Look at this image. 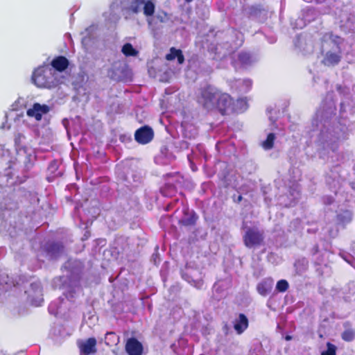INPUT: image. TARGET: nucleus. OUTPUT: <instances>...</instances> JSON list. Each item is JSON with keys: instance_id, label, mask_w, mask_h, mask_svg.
I'll return each instance as SVG.
<instances>
[{"instance_id": "37998d69", "label": "nucleus", "mask_w": 355, "mask_h": 355, "mask_svg": "<svg viewBox=\"0 0 355 355\" xmlns=\"http://www.w3.org/2000/svg\"><path fill=\"white\" fill-rule=\"evenodd\" d=\"M2 128H8L9 129L10 128V125H8L6 127V125L5 124H3L2 126H1Z\"/></svg>"}, {"instance_id": "a211bd4d", "label": "nucleus", "mask_w": 355, "mask_h": 355, "mask_svg": "<svg viewBox=\"0 0 355 355\" xmlns=\"http://www.w3.org/2000/svg\"><path fill=\"white\" fill-rule=\"evenodd\" d=\"M273 286V280L271 278L263 279L257 285V289L258 293L263 295H267L272 290Z\"/></svg>"}, {"instance_id": "412c9836", "label": "nucleus", "mask_w": 355, "mask_h": 355, "mask_svg": "<svg viewBox=\"0 0 355 355\" xmlns=\"http://www.w3.org/2000/svg\"><path fill=\"white\" fill-rule=\"evenodd\" d=\"M352 220V213L348 210H345L337 214L334 224L337 226H344Z\"/></svg>"}, {"instance_id": "4be33fe9", "label": "nucleus", "mask_w": 355, "mask_h": 355, "mask_svg": "<svg viewBox=\"0 0 355 355\" xmlns=\"http://www.w3.org/2000/svg\"><path fill=\"white\" fill-rule=\"evenodd\" d=\"M18 284V282L15 283L13 279H11L8 275H2L0 279V294L2 292L8 291L10 286H15Z\"/></svg>"}, {"instance_id": "b1692460", "label": "nucleus", "mask_w": 355, "mask_h": 355, "mask_svg": "<svg viewBox=\"0 0 355 355\" xmlns=\"http://www.w3.org/2000/svg\"><path fill=\"white\" fill-rule=\"evenodd\" d=\"M175 58H178L179 64H182L184 62V58L182 51L180 50L175 49V48H171L170 53L166 55V58L168 60H173Z\"/></svg>"}, {"instance_id": "a19ab883", "label": "nucleus", "mask_w": 355, "mask_h": 355, "mask_svg": "<svg viewBox=\"0 0 355 355\" xmlns=\"http://www.w3.org/2000/svg\"><path fill=\"white\" fill-rule=\"evenodd\" d=\"M161 191L164 196H169L170 195V193L167 192L166 188H163Z\"/></svg>"}, {"instance_id": "dca6fc26", "label": "nucleus", "mask_w": 355, "mask_h": 355, "mask_svg": "<svg viewBox=\"0 0 355 355\" xmlns=\"http://www.w3.org/2000/svg\"><path fill=\"white\" fill-rule=\"evenodd\" d=\"M248 327V320L247 317L240 313L234 321V329L238 334H242Z\"/></svg>"}, {"instance_id": "f704fd0d", "label": "nucleus", "mask_w": 355, "mask_h": 355, "mask_svg": "<svg viewBox=\"0 0 355 355\" xmlns=\"http://www.w3.org/2000/svg\"><path fill=\"white\" fill-rule=\"evenodd\" d=\"M328 226H330V224H328ZM338 227L339 226L336 225V228L335 230H331V227H327L328 229H329V236L334 237L337 235L338 232Z\"/></svg>"}, {"instance_id": "bb28decb", "label": "nucleus", "mask_w": 355, "mask_h": 355, "mask_svg": "<svg viewBox=\"0 0 355 355\" xmlns=\"http://www.w3.org/2000/svg\"><path fill=\"white\" fill-rule=\"evenodd\" d=\"M122 52L126 56L136 55L137 54V51L128 43L123 45Z\"/></svg>"}, {"instance_id": "a878e982", "label": "nucleus", "mask_w": 355, "mask_h": 355, "mask_svg": "<svg viewBox=\"0 0 355 355\" xmlns=\"http://www.w3.org/2000/svg\"><path fill=\"white\" fill-rule=\"evenodd\" d=\"M198 135L197 130L193 125H187L184 128L183 135L186 139H193Z\"/></svg>"}, {"instance_id": "7c9ffc66", "label": "nucleus", "mask_w": 355, "mask_h": 355, "mask_svg": "<svg viewBox=\"0 0 355 355\" xmlns=\"http://www.w3.org/2000/svg\"><path fill=\"white\" fill-rule=\"evenodd\" d=\"M0 158H3L6 162L10 161V153L1 144H0Z\"/></svg>"}, {"instance_id": "2eb2a0df", "label": "nucleus", "mask_w": 355, "mask_h": 355, "mask_svg": "<svg viewBox=\"0 0 355 355\" xmlns=\"http://www.w3.org/2000/svg\"><path fill=\"white\" fill-rule=\"evenodd\" d=\"M252 85V80L250 79H239L234 80L231 87L241 93H246L250 91Z\"/></svg>"}, {"instance_id": "aec40b11", "label": "nucleus", "mask_w": 355, "mask_h": 355, "mask_svg": "<svg viewBox=\"0 0 355 355\" xmlns=\"http://www.w3.org/2000/svg\"><path fill=\"white\" fill-rule=\"evenodd\" d=\"M64 252L62 245L59 243H53L49 245L47 248L48 254L53 259L60 257Z\"/></svg>"}, {"instance_id": "f03ea898", "label": "nucleus", "mask_w": 355, "mask_h": 355, "mask_svg": "<svg viewBox=\"0 0 355 355\" xmlns=\"http://www.w3.org/2000/svg\"><path fill=\"white\" fill-rule=\"evenodd\" d=\"M341 39L332 33H325L322 39V51L325 52L322 62L327 66L337 64L340 60Z\"/></svg>"}, {"instance_id": "6e6552de", "label": "nucleus", "mask_w": 355, "mask_h": 355, "mask_svg": "<svg viewBox=\"0 0 355 355\" xmlns=\"http://www.w3.org/2000/svg\"><path fill=\"white\" fill-rule=\"evenodd\" d=\"M243 239L248 248L260 245L263 241V232L257 228H250L246 231Z\"/></svg>"}, {"instance_id": "4c0bfd02", "label": "nucleus", "mask_w": 355, "mask_h": 355, "mask_svg": "<svg viewBox=\"0 0 355 355\" xmlns=\"http://www.w3.org/2000/svg\"><path fill=\"white\" fill-rule=\"evenodd\" d=\"M269 119L271 121V130L274 131L276 128H277V125L275 123V121H273L272 116H269Z\"/></svg>"}, {"instance_id": "393cba45", "label": "nucleus", "mask_w": 355, "mask_h": 355, "mask_svg": "<svg viewBox=\"0 0 355 355\" xmlns=\"http://www.w3.org/2000/svg\"><path fill=\"white\" fill-rule=\"evenodd\" d=\"M248 107L246 98H239L234 103V112H243L247 110Z\"/></svg>"}, {"instance_id": "f3484780", "label": "nucleus", "mask_w": 355, "mask_h": 355, "mask_svg": "<svg viewBox=\"0 0 355 355\" xmlns=\"http://www.w3.org/2000/svg\"><path fill=\"white\" fill-rule=\"evenodd\" d=\"M295 45L305 53H309L313 51V46L311 41L302 36H299L297 38Z\"/></svg>"}, {"instance_id": "ea45409f", "label": "nucleus", "mask_w": 355, "mask_h": 355, "mask_svg": "<svg viewBox=\"0 0 355 355\" xmlns=\"http://www.w3.org/2000/svg\"><path fill=\"white\" fill-rule=\"evenodd\" d=\"M333 200L330 197H327L325 199H324V202L326 204H331Z\"/></svg>"}, {"instance_id": "e433bc0d", "label": "nucleus", "mask_w": 355, "mask_h": 355, "mask_svg": "<svg viewBox=\"0 0 355 355\" xmlns=\"http://www.w3.org/2000/svg\"><path fill=\"white\" fill-rule=\"evenodd\" d=\"M190 146V143H189L187 141H181L180 142V148L181 149H187Z\"/></svg>"}, {"instance_id": "f8f14e48", "label": "nucleus", "mask_w": 355, "mask_h": 355, "mask_svg": "<svg viewBox=\"0 0 355 355\" xmlns=\"http://www.w3.org/2000/svg\"><path fill=\"white\" fill-rule=\"evenodd\" d=\"M50 108L46 105H41L40 103H35L32 108L27 110V114L29 116L34 117L37 121L42 119L43 114L48 113Z\"/></svg>"}, {"instance_id": "5701e85b", "label": "nucleus", "mask_w": 355, "mask_h": 355, "mask_svg": "<svg viewBox=\"0 0 355 355\" xmlns=\"http://www.w3.org/2000/svg\"><path fill=\"white\" fill-rule=\"evenodd\" d=\"M276 139L275 132H270L267 135L266 139L261 141V146L265 150H270L273 148L274 142Z\"/></svg>"}, {"instance_id": "20e7f679", "label": "nucleus", "mask_w": 355, "mask_h": 355, "mask_svg": "<svg viewBox=\"0 0 355 355\" xmlns=\"http://www.w3.org/2000/svg\"><path fill=\"white\" fill-rule=\"evenodd\" d=\"M220 89L212 85L200 88L196 95L197 102L204 109L211 111L216 108V103Z\"/></svg>"}, {"instance_id": "6ab92c4d", "label": "nucleus", "mask_w": 355, "mask_h": 355, "mask_svg": "<svg viewBox=\"0 0 355 355\" xmlns=\"http://www.w3.org/2000/svg\"><path fill=\"white\" fill-rule=\"evenodd\" d=\"M69 65L68 60L63 56H59L53 59L51 62V68L55 69V71L58 73L63 71Z\"/></svg>"}, {"instance_id": "9d476101", "label": "nucleus", "mask_w": 355, "mask_h": 355, "mask_svg": "<svg viewBox=\"0 0 355 355\" xmlns=\"http://www.w3.org/2000/svg\"><path fill=\"white\" fill-rule=\"evenodd\" d=\"M237 59H234V67H248L257 61V58L248 52H240L236 55Z\"/></svg>"}, {"instance_id": "7ed1b4c3", "label": "nucleus", "mask_w": 355, "mask_h": 355, "mask_svg": "<svg viewBox=\"0 0 355 355\" xmlns=\"http://www.w3.org/2000/svg\"><path fill=\"white\" fill-rule=\"evenodd\" d=\"M61 78V76L49 65L39 67L32 76V81L37 87L47 89L57 87L62 82Z\"/></svg>"}, {"instance_id": "49530a36", "label": "nucleus", "mask_w": 355, "mask_h": 355, "mask_svg": "<svg viewBox=\"0 0 355 355\" xmlns=\"http://www.w3.org/2000/svg\"><path fill=\"white\" fill-rule=\"evenodd\" d=\"M187 2H191L193 0H185Z\"/></svg>"}, {"instance_id": "c85d7f7f", "label": "nucleus", "mask_w": 355, "mask_h": 355, "mask_svg": "<svg viewBox=\"0 0 355 355\" xmlns=\"http://www.w3.org/2000/svg\"><path fill=\"white\" fill-rule=\"evenodd\" d=\"M342 338L345 341H352L355 338V331L352 329H347L342 334Z\"/></svg>"}, {"instance_id": "72a5a7b5", "label": "nucleus", "mask_w": 355, "mask_h": 355, "mask_svg": "<svg viewBox=\"0 0 355 355\" xmlns=\"http://www.w3.org/2000/svg\"><path fill=\"white\" fill-rule=\"evenodd\" d=\"M23 139H24V137L21 134H18L16 136V137L15 139V145L17 146V149H20L21 148L20 143L21 142V140Z\"/></svg>"}, {"instance_id": "c9c22d12", "label": "nucleus", "mask_w": 355, "mask_h": 355, "mask_svg": "<svg viewBox=\"0 0 355 355\" xmlns=\"http://www.w3.org/2000/svg\"><path fill=\"white\" fill-rule=\"evenodd\" d=\"M57 168H58V164H57V162H56L55 161H53V162H52L50 164V165H49V166L48 169H49L51 172L54 173V172L55 171V170L57 169Z\"/></svg>"}, {"instance_id": "2f4dec72", "label": "nucleus", "mask_w": 355, "mask_h": 355, "mask_svg": "<svg viewBox=\"0 0 355 355\" xmlns=\"http://www.w3.org/2000/svg\"><path fill=\"white\" fill-rule=\"evenodd\" d=\"M321 355H336V347L331 343H327V349L323 351Z\"/></svg>"}, {"instance_id": "f257e3e1", "label": "nucleus", "mask_w": 355, "mask_h": 355, "mask_svg": "<svg viewBox=\"0 0 355 355\" xmlns=\"http://www.w3.org/2000/svg\"><path fill=\"white\" fill-rule=\"evenodd\" d=\"M335 105L329 102L327 108L323 107L316 112V119L314 120L315 125L320 127V132L318 135V143L320 147V156L324 158L335 153L339 143L346 138V128L345 125L332 123L330 117L335 114Z\"/></svg>"}, {"instance_id": "a18cd8bd", "label": "nucleus", "mask_w": 355, "mask_h": 355, "mask_svg": "<svg viewBox=\"0 0 355 355\" xmlns=\"http://www.w3.org/2000/svg\"><path fill=\"white\" fill-rule=\"evenodd\" d=\"M286 340H291V336H287L286 337Z\"/></svg>"}, {"instance_id": "ddd939ff", "label": "nucleus", "mask_w": 355, "mask_h": 355, "mask_svg": "<svg viewBox=\"0 0 355 355\" xmlns=\"http://www.w3.org/2000/svg\"><path fill=\"white\" fill-rule=\"evenodd\" d=\"M125 349L129 355H141L143 346L136 338H132L127 340Z\"/></svg>"}, {"instance_id": "39448f33", "label": "nucleus", "mask_w": 355, "mask_h": 355, "mask_svg": "<svg viewBox=\"0 0 355 355\" xmlns=\"http://www.w3.org/2000/svg\"><path fill=\"white\" fill-rule=\"evenodd\" d=\"M75 294L73 291H69L64 295V297H60L53 301L49 306V313L55 316H64L67 311L72 308Z\"/></svg>"}, {"instance_id": "cd10ccee", "label": "nucleus", "mask_w": 355, "mask_h": 355, "mask_svg": "<svg viewBox=\"0 0 355 355\" xmlns=\"http://www.w3.org/2000/svg\"><path fill=\"white\" fill-rule=\"evenodd\" d=\"M317 15L315 10L313 8L307 9L304 14V19L305 21L310 22L313 20Z\"/></svg>"}, {"instance_id": "423d86ee", "label": "nucleus", "mask_w": 355, "mask_h": 355, "mask_svg": "<svg viewBox=\"0 0 355 355\" xmlns=\"http://www.w3.org/2000/svg\"><path fill=\"white\" fill-rule=\"evenodd\" d=\"M121 8L132 11L135 13L144 10L146 16H151L155 12V4L150 1L145 0H123L121 3Z\"/></svg>"}, {"instance_id": "79ce46f5", "label": "nucleus", "mask_w": 355, "mask_h": 355, "mask_svg": "<svg viewBox=\"0 0 355 355\" xmlns=\"http://www.w3.org/2000/svg\"><path fill=\"white\" fill-rule=\"evenodd\" d=\"M193 154H194V152H193V151H192V154H191V155H187L188 159L189 160V162H190L191 163V162H192V159H193Z\"/></svg>"}, {"instance_id": "58836bf2", "label": "nucleus", "mask_w": 355, "mask_h": 355, "mask_svg": "<svg viewBox=\"0 0 355 355\" xmlns=\"http://www.w3.org/2000/svg\"><path fill=\"white\" fill-rule=\"evenodd\" d=\"M196 148L198 150V151L200 152V154H202L203 152H204V148H203V146H201V145H198Z\"/></svg>"}, {"instance_id": "0eeeda50", "label": "nucleus", "mask_w": 355, "mask_h": 355, "mask_svg": "<svg viewBox=\"0 0 355 355\" xmlns=\"http://www.w3.org/2000/svg\"><path fill=\"white\" fill-rule=\"evenodd\" d=\"M234 103L231 96L220 90L215 110H217L222 114H229L234 112Z\"/></svg>"}, {"instance_id": "9b49d317", "label": "nucleus", "mask_w": 355, "mask_h": 355, "mask_svg": "<svg viewBox=\"0 0 355 355\" xmlns=\"http://www.w3.org/2000/svg\"><path fill=\"white\" fill-rule=\"evenodd\" d=\"M135 138L139 144H148L153 138V131L148 126L141 127L135 132Z\"/></svg>"}, {"instance_id": "de8ad7c7", "label": "nucleus", "mask_w": 355, "mask_h": 355, "mask_svg": "<svg viewBox=\"0 0 355 355\" xmlns=\"http://www.w3.org/2000/svg\"><path fill=\"white\" fill-rule=\"evenodd\" d=\"M241 198H242V197H241V196H239V200H241Z\"/></svg>"}, {"instance_id": "c756f323", "label": "nucleus", "mask_w": 355, "mask_h": 355, "mask_svg": "<svg viewBox=\"0 0 355 355\" xmlns=\"http://www.w3.org/2000/svg\"><path fill=\"white\" fill-rule=\"evenodd\" d=\"M288 288V283L286 280L282 279L277 282L276 289L279 292H285Z\"/></svg>"}, {"instance_id": "4468645a", "label": "nucleus", "mask_w": 355, "mask_h": 355, "mask_svg": "<svg viewBox=\"0 0 355 355\" xmlns=\"http://www.w3.org/2000/svg\"><path fill=\"white\" fill-rule=\"evenodd\" d=\"M79 348L81 353L89 355L96 352V340L94 338H89L85 341L79 343Z\"/></svg>"}, {"instance_id": "473e14b6", "label": "nucleus", "mask_w": 355, "mask_h": 355, "mask_svg": "<svg viewBox=\"0 0 355 355\" xmlns=\"http://www.w3.org/2000/svg\"><path fill=\"white\" fill-rule=\"evenodd\" d=\"M105 343L107 345H109V343L107 342V340H112V343H115L117 340L116 336L115 334L113 332H107L105 334Z\"/></svg>"}, {"instance_id": "1a4fd4ad", "label": "nucleus", "mask_w": 355, "mask_h": 355, "mask_svg": "<svg viewBox=\"0 0 355 355\" xmlns=\"http://www.w3.org/2000/svg\"><path fill=\"white\" fill-rule=\"evenodd\" d=\"M31 303L39 306L43 302V294L41 283L40 282H34L31 284L30 288L26 291Z\"/></svg>"}, {"instance_id": "c03bdc74", "label": "nucleus", "mask_w": 355, "mask_h": 355, "mask_svg": "<svg viewBox=\"0 0 355 355\" xmlns=\"http://www.w3.org/2000/svg\"><path fill=\"white\" fill-rule=\"evenodd\" d=\"M298 196H299V192H298V191H297V192H296V195L295 196V197H294V198H297Z\"/></svg>"}]
</instances>
